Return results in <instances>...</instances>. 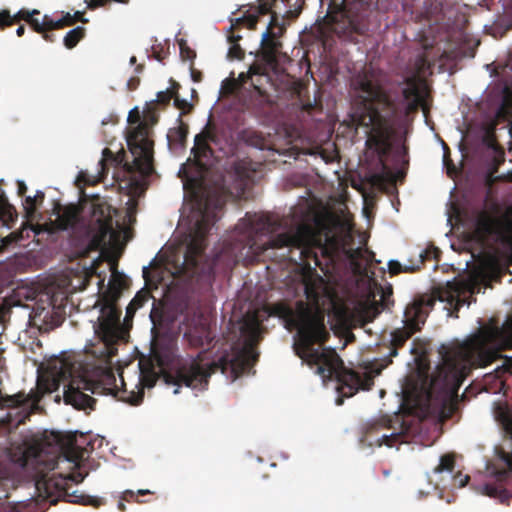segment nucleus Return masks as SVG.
Listing matches in <instances>:
<instances>
[{
  "label": "nucleus",
  "instance_id": "nucleus-1",
  "mask_svg": "<svg viewBox=\"0 0 512 512\" xmlns=\"http://www.w3.org/2000/svg\"><path fill=\"white\" fill-rule=\"evenodd\" d=\"M271 313L281 318L287 329L297 330L298 340L293 347L295 354L309 366H316V373L324 380L335 378L340 384L338 390L344 396L351 397L359 389H369L371 378L346 369L334 349L314 347L315 344L323 345L330 338L321 309L298 300L294 307L286 302H277L271 307Z\"/></svg>",
  "mask_w": 512,
  "mask_h": 512
},
{
  "label": "nucleus",
  "instance_id": "nucleus-2",
  "mask_svg": "<svg viewBox=\"0 0 512 512\" xmlns=\"http://www.w3.org/2000/svg\"><path fill=\"white\" fill-rule=\"evenodd\" d=\"M512 348V317L498 326L493 320L463 342L454 341L439 347L441 363L431 376L429 396L444 404L456 399L458 391L473 368H484Z\"/></svg>",
  "mask_w": 512,
  "mask_h": 512
},
{
  "label": "nucleus",
  "instance_id": "nucleus-3",
  "mask_svg": "<svg viewBox=\"0 0 512 512\" xmlns=\"http://www.w3.org/2000/svg\"><path fill=\"white\" fill-rule=\"evenodd\" d=\"M245 233L247 235V246L252 254L259 257L269 249L288 248L286 255L289 261L302 267L306 272L311 273L317 267L324 273L327 270L325 265L334 263L342 251L346 258L356 268H360L358 261L363 257L361 248H348L342 246L339 241L330 237L322 244L315 236L313 229L307 224H300L294 230L280 233L275 237H268L265 241L263 236L274 233L280 223L278 220L266 214H249L243 219Z\"/></svg>",
  "mask_w": 512,
  "mask_h": 512
},
{
  "label": "nucleus",
  "instance_id": "nucleus-4",
  "mask_svg": "<svg viewBox=\"0 0 512 512\" xmlns=\"http://www.w3.org/2000/svg\"><path fill=\"white\" fill-rule=\"evenodd\" d=\"M354 90L353 121L368 129L366 148L372 151L381 167V172L372 175L373 182H383L386 176L394 178L386 157L392 145L393 124L398 113L396 102L369 72L358 74L352 81Z\"/></svg>",
  "mask_w": 512,
  "mask_h": 512
},
{
  "label": "nucleus",
  "instance_id": "nucleus-5",
  "mask_svg": "<svg viewBox=\"0 0 512 512\" xmlns=\"http://www.w3.org/2000/svg\"><path fill=\"white\" fill-rule=\"evenodd\" d=\"M257 332V324L245 325L242 333L248 334V338L244 345H233L229 351H224L211 363H204L203 352H200L195 357L178 358L171 368L165 371L167 362L156 355L165 382L178 387L184 385L192 389H206L210 376L216 371L223 374L230 371L234 379L238 378L250 370L258 360L259 355L254 347Z\"/></svg>",
  "mask_w": 512,
  "mask_h": 512
},
{
  "label": "nucleus",
  "instance_id": "nucleus-6",
  "mask_svg": "<svg viewBox=\"0 0 512 512\" xmlns=\"http://www.w3.org/2000/svg\"><path fill=\"white\" fill-rule=\"evenodd\" d=\"M58 364L59 367L57 365L53 367L54 389H57L61 382L69 381L67 385H64V401L78 410L94 409L96 403V400L84 393V390L90 391L92 394L113 395L118 400L131 405H139L143 401L144 391L142 388H139L137 392H127L121 377L123 388L119 389L112 371L103 372L100 379L93 381L83 376H76L77 370L74 363L60 360Z\"/></svg>",
  "mask_w": 512,
  "mask_h": 512
},
{
  "label": "nucleus",
  "instance_id": "nucleus-7",
  "mask_svg": "<svg viewBox=\"0 0 512 512\" xmlns=\"http://www.w3.org/2000/svg\"><path fill=\"white\" fill-rule=\"evenodd\" d=\"M51 224L56 230H71L70 246L77 258H86L92 252L102 250L107 237L113 233L110 209L100 204L93 206L88 218L81 217L75 205L66 206L57 212Z\"/></svg>",
  "mask_w": 512,
  "mask_h": 512
},
{
  "label": "nucleus",
  "instance_id": "nucleus-8",
  "mask_svg": "<svg viewBox=\"0 0 512 512\" xmlns=\"http://www.w3.org/2000/svg\"><path fill=\"white\" fill-rule=\"evenodd\" d=\"M52 435L57 445L51 451L46 450L41 443H33L18 446L11 454V460L34 478L37 490L47 499L55 494L69 496L68 482L78 484L84 480V475L80 472L68 476H49V472L58 466V454L64 448L63 436L60 433Z\"/></svg>",
  "mask_w": 512,
  "mask_h": 512
},
{
  "label": "nucleus",
  "instance_id": "nucleus-9",
  "mask_svg": "<svg viewBox=\"0 0 512 512\" xmlns=\"http://www.w3.org/2000/svg\"><path fill=\"white\" fill-rule=\"evenodd\" d=\"M211 205L212 199L207 197L201 208V219L195 224L194 235L185 253V263L191 265V283L201 292L209 291L215 279L214 268L210 264L200 265L199 263V258L206 248L207 235L217 220L215 211H210Z\"/></svg>",
  "mask_w": 512,
  "mask_h": 512
},
{
  "label": "nucleus",
  "instance_id": "nucleus-10",
  "mask_svg": "<svg viewBox=\"0 0 512 512\" xmlns=\"http://www.w3.org/2000/svg\"><path fill=\"white\" fill-rule=\"evenodd\" d=\"M257 11L259 15L270 14L271 19L266 31L261 38V56L267 64H273L277 60V53L282 47L278 40L285 32V26L280 22L281 13L279 4L287 7L284 18L295 19L303 10L305 0H258Z\"/></svg>",
  "mask_w": 512,
  "mask_h": 512
},
{
  "label": "nucleus",
  "instance_id": "nucleus-11",
  "mask_svg": "<svg viewBox=\"0 0 512 512\" xmlns=\"http://www.w3.org/2000/svg\"><path fill=\"white\" fill-rule=\"evenodd\" d=\"M323 5L324 0H320ZM395 0H330L326 18L332 22L338 21V16L345 19L348 33L365 34L368 29L366 18L372 8L379 12H388Z\"/></svg>",
  "mask_w": 512,
  "mask_h": 512
},
{
  "label": "nucleus",
  "instance_id": "nucleus-12",
  "mask_svg": "<svg viewBox=\"0 0 512 512\" xmlns=\"http://www.w3.org/2000/svg\"><path fill=\"white\" fill-rule=\"evenodd\" d=\"M474 289V284L470 281L455 280L435 287L430 297H420L413 301H423V310L427 313L426 308H432L436 301L445 302L458 312L463 305L470 304L469 299L472 298Z\"/></svg>",
  "mask_w": 512,
  "mask_h": 512
},
{
  "label": "nucleus",
  "instance_id": "nucleus-13",
  "mask_svg": "<svg viewBox=\"0 0 512 512\" xmlns=\"http://www.w3.org/2000/svg\"><path fill=\"white\" fill-rule=\"evenodd\" d=\"M102 306L98 324L95 326V332L99 338L107 345H112L119 338V321L121 310L117 307L119 292L105 291L100 298Z\"/></svg>",
  "mask_w": 512,
  "mask_h": 512
},
{
  "label": "nucleus",
  "instance_id": "nucleus-14",
  "mask_svg": "<svg viewBox=\"0 0 512 512\" xmlns=\"http://www.w3.org/2000/svg\"><path fill=\"white\" fill-rule=\"evenodd\" d=\"M427 312L423 310V301H412L407 305L404 311V327L395 329L391 333L390 351L388 360L385 367L392 363V357L398 355V350L401 349L406 341L425 323Z\"/></svg>",
  "mask_w": 512,
  "mask_h": 512
},
{
  "label": "nucleus",
  "instance_id": "nucleus-15",
  "mask_svg": "<svg viewBox=\"0 0 512 512\" xmlns=\"http://www.w3.org/2000/svg\"><path fill=\"white\" fill-rule=\"evenodd\" d=\"M129 149L134 156L133 166L143 177L154 173L153 141L148 137L145 123H139L127 137Z\"/></svg>",
  "mask_w": 512,
  "mask_h": 512
},
{
  "label": "nucleus",
  "instance_id": "nucleus-16",
  "mask_svg": "<svg viewBox=\"0 0 512 512\" xmlns=\"http://www.w3.org/2000/svg\"><path fill=\"white\" fill-rule=\"evenodd\" d=\"M0 407L1 409L8 410L7 414L0 422L8 430H13L17 429L29 419L37 407V401L24 392H19L14 395L0 394Z\"/></svg>",
  "mask_w": 512,
  "mask_h": 512
},
{
  "label": "nucleus",
  "instance_id": "nucleus-17",
  "mask_svg": "<svg viewBox=\"0 0 512 512\" xmlns=\"http://www.w3.org/2000/svg\"><path fill=\"white\" fill-rule=\"evenodd\" d=\"M512 220H499L487 211H480L475 220L474 235L480 243H485L491 236H496L501 242L510 240Z\"/></svg>",
  "mask_w": 512,
  "mask_h": 512
},
{
  "label": "nucleus",
  "instance_id": "nucleus-18",
  "mask_svg": "<svg viewBox=\"0 0 512 512\" xmlns=\"http://www.w3.org/2000/svg\"><path fill=\"white\" fill-rule=\"evenodd\" d=\"M218 144L216 127L209 121L204 129L195 136L191 153L200 166L210 164L214 159V151L210 144Z\"/></svg>",
  "mask_w": 512,
  "mask_h": 512
},
{
  "label": "nucleus",
  "instance_id": "nucleus-19",
  "mask_svg": "<svg viewBox=\"0 0 512 512\" xmlns=\"http://www.w3.org/2000/svg\"><path fill=\"white\" fill-rule=\"evenodd\" d=\"M213 338L212 332L207 325L190 328L184 334V339L188 342L189 346L194 348L210 345Z\"/></svg>",
  "mask_w": 512,
  "mask_h": 512
},
{
  "label": "nucleus",
  "instance_id": "nucleus-20",
  "mask_svg": "<svg viewBox=\"0 0 512 512\" xmlns=\"http://www.w3.org/2000/svg\"><path fill=\"white\" fill-rule=\"evenodd\" d=\"M259 14H249L245 13L243 16L230 19L231 25L229 28V33L227 36V40L229 43H239L242 39V36L239 34H235L234 31L237 30L240 26L245 25L250 30H255L258 20Z\"/></svg>",
  "mask_w": 512,
  "mask_h": 512
},
{
  "label": "nucleus",
  "instance_id": "nucleus-21",
  "mask_svg": "<svg viewBox=\"0 0 512 512\" xmlns=\"http://www.w3.org/2000/svg\"><path fill=\"white\" fill-rule=\"evenodd\" d=\"M248 76L251 80V85L253 86L254 90L260 96H265L266 91L264 84L269 83L270 80L269 75L266 72V68L259 64H253L249 68Z\"/></svg>",
  "mask_w": 512,
  "mask_h": 512
},
{
  "label": "nucleus",
  "instance_id": "nucleus-22",
  "mask_svg": "<svg viewBox=\"0 0 512 512\" xmlns=\"http://www.w3.org/2000/svg\"><path fill=\"white\" fill-rule=\"evenodd\" d=\"M178 126L169 129L167 139L170 146L184 148L189 133L188 124L181 119V115L177 118Z\"/></svg>",
  "mask_w": 512,
  "mask_h": 512
},
{
  "label": "nucleus",
  "instance_id": "nucleus-23",
  "mask_svg": "<svg viewBox=\"0 0 512 512\" xmlns=\"http://www.w3.org/2000/svg\"><path fill=\"white\" fill-rule=\"evenodd\" d=\"M256 168L253 167L252 161L248 159L239 160L234 165V173L237 179L246 185L249 181H253L256 173Z\"/></svg>",
  "mask_w": 512,
  "mask_h": 512
},
{
  "label": "nucleus",
  "instance_id": "nucleus-24",
  "mask_svg": "<svg viewBox=\"0 0 512 512\" xmlns=\"http://www.w3.org/2000/svg\"><path fill=\"white\" fill-rule=\"evenodd\" d=\"M240 139L245 144L261 150L265 149L268 145L265 136L261 132L253 129H244L240 133Z\"/></svg>",
  "mask_w": 512,
  "mask_h": 512
},
{
  "label": "nucleus",
  "instance_id": "nucleus-25",
  "mask_svg": "<svg viewBox=\"0 0 512 512\" xmlns=\"http://www.w3.org/2000/svg\"><path fill=\"white\" fill-rule=\"evenodd\" d=\"M44 199H45V193L40 190H38L33 197L32 196L25 197L23 206H24L25 217L27 219H34L36 212H37V208L43 204Z\"/></svg>",
  "mask_w": 512,
  "mask_h": 512
},
{
  "label": "nucleus",
  "instance_id": "nucleus-26",
  "mask_svg": "<svg viewBox=\"0 0 512 512\" xmlns=\"http://www.w3.org/2000/svg\"><path fill=\"white\" fill-rule=\"evenodd\" d=\"M151 297L152 296H151L150 292L146 289H142V290L138 291L126 308L125 321L132 319L134 317L136 311L139 308H141L144 305V303L147 302Z\"/></svg>",
  "mask_w": 512,
  "mask_h": 512
},
{
  "label": "nucleus",
  "instance_id": "nucleus-27",
  "mask_svg": "<svg viewBox=\"0 0 512 512\" xmlns=\"http://www.w3.org/2000/svg\"><path fill=\"white\" fill-rule=\"evenodd\" d=\"M405 83L407 84V87L402 90V95L406 100L411 99L412 97H415L418 99L419 91L416 84V77H408L405 79ZM418 106V100L413 101L408 105L409 110H415Z\"/></svg>",
  "mask_w": 512,
  "mask_h": 512
},
{
  "label": "nucleus",
  "instance_id": "nucleus-28",
  "mask_svg": "<svg viewBox=\"0 0 512 512\" xmlns=\"http://www.w3.org/2000/svg\"><path fill=\"white\" fill-rule=\"evenodd\" d=\"M85 28L78 26L67 32L63 39L66 48L73 49L85 36Z\"/></svg>",
  "mask_w": 512,
  "mask_h": 512
},
{
  "label": "nucleus",
  "instance_id": "nucleus-29",
  "mask_svg": "<svg viewBox=\"0 0 512 512\" xmlns=\"http://www.w3.org/2000/svg\"><path fill=\"white\" fill-rule=\"evenodd\" d=\"M455 468V456L452 453L444 454L440 457L439 464L434 468V473L450 472Z\"/></svg>",
  "mask_w": 512,
  "mask_h": 512
},
{
  "label": "nucleus",
  "instance_id": "nucleus-30",
  "mask_svg": "<svg viewBox=\"0 0 512 512\" xmlns=\"http://www.w3.org/2000/svg\"><path fill=\"white\" fill-rule=\"evenodd\" d=\"M176 88H180V84L174 80H171L170 88L166 89L165 91H160L157 93V103L163 106L168 105L175 96Z\"/></svg>",
  "mask_w": 512,
  "mask_h": 512
},
{
  "label": "nucleus",
  "instance_id": "nucleus-31",
  "mask_svg": "<svg viewBox=\"0 0 512 512\" xmlns=\"http://www.w3.org/2000/svg\"><path fill=\"white\" fill-rule=\"evenodd\" d=\"M126 286H127V282H126L125 276L115 270L112 272V278L109 283V287L106 291L117 290L119 292V298H120L121 294H122V290L124 288H126Z\"/></svg>",
  "mask_w": 512,
  "mask_h": 512
},
{
  "label": "nucleus",
  "instance_id": "nucleus-32",
  "mask_svg": "<svg viewBox=\"0 0 512 512\" xmlns=\"http://www.w3.org/2000/svg\"><path fill=\"white\" fill-rule=\"evenodd\" d=\"M484 494L489 497L499 498L502 502L509 498L508 491L500 486L486 484L484 486Z\"/></svg>",
  "mask_w": 512,
  "mask_h": 512
},
{
  "label": "nucleus",
  "instance_id": "nucleus-33",
  "mask_svg": "<svg viewBox=\"0 0 512 512\" xmlns=\"http://www.w3.org/2000/svg\"><path fill=\"white\" fill-rule=\"evenodd\" d=\"M443 150V165L446 169L447 175L452 177L457 173V168L451 159L450 149L445 142H443Z\"/></svg>",
  "mask_w": 512,
  "mask_h": 512
},
{
  "label": "nucleus",
  "instance_id": "nucleus-34",
  "mask_svg": "<svg viewBox=\"0 0 512 512\" xmlns=\"http://www.w3.org/2000/svg\"><path fill=\"white\" fill-rule=\"evenodd\" d=\"M388 267L391 275H397L401 272H414L420 269V265L402 266V264L396 260H390L388 263Z\"/></svg>",
  "mask_w": 512,
  "mask_h": 512
},
{
  "label": "nucleus",
  "instance_id": "nucleus-35",
  "mask_svg": "<svg viewBox=\"0 0 512 512\" xmlns=\"http://www.w3.org/2000/svg\"><path fill=\"white\" fill-rule=\"evenodd\" d=\"M150 494H152V491H150L148 489H139L137 492H134L133 490H125L122 493L121 500H124L127 502L136 501L139 503H143L144 501L138 500V496H145V495H150Z\"/></svg>",
  "mask_w": 512,
  "mask_h": 512
},
{
  "label": "nucleus",
  "instance_id": "nucleus-36",
  "mask_svg": "<svg viewBox=\"0 0 512 512\" xmlns=\"http://www.w3.org/2000/svg\"><path fill=\"white\" fill-rule=\"evenodd\" d=\"M15 213L14 207L8 202L4 193L0 194V216L12 219Z\"/></svg>",
  "mask_w": 512,
  "mask_h": 512
},
{
  "label": "nucleus",
  "instance_id": "nucleus-37",
  "mask_svg": "<svg viewBox=\"0 0 512 512\" xmlns=\"http://www.w3.org/2000/svg\"><path fill=\"white\" fill-rule=\"evenodd\" d=\"M179 88H176L175 96L173 97L174 106L181 110V117L187 113H189L192 110V104L189 103L186 99H181L178 94Z\"/></svg>",
  "mask_w": 512,
  "mask_h": 512
},
{
  "label": "nucleus",
  "instance_id": "nucleus-38",
  "mask_svg": "<svg viewBox=\"0 0 512 512\" xmlns=\"http://www.w3.org/2000/svg\"><path fill=\"white\" fill-rule=\"evenodd\" d=\"M75 498L76 499L71 500V501L75 502V503H80V504H83V505H90V506H93L95 508H98V507H100L101 505L104 504V500L102 498L91 497V496H84V495L75 496Z\"/></svg>",
  "mask_w": 512,
  "mask_h": 512
},
{
  "label": "nucleus",
  "instance_id": "nucleus-39",
  "mask_svg": "<svg viewBox=\"0 0 512 512\" xmlns=\"http://www.w3.org/2000/svg\"><path fill=\"white\" fill-rule=\"evenodd\" d=\"M179 48H180V56L183 60L193 61L196 57V53L192 50L188 45L186 40L180 39L178 40Z\"/></svg>",
  "mask_w": 512,
  "mask_h": 512
},
{
  "label": "nucleus",
  "instance_id": "nucleus-40",
  "mask_svg": "<svg viewBox=\"0 0 512 512\" xmlns=\"http://www.w3.org/2000/svg\"><path fill=\"white\" fill-rule=\"evenodd\" d=\"M39 14H40V12L37 9H33L32 11H29L28 9L23 8V9H20L17 13H15L13 15V19H14L15 23H18L22 20H24L28 23L31 16H35V15H39Z\"/></svg>",
  "mask_w": 512,
  "mask_h": 512
},
{
  "label": "nucleus",
  "instance_id": "nucleus-41",
  "mask_svg": "<svg viewBox=\"0 0 512 512\" xmlns=\"http://www.w3.org/2000/svg\"><path fill=\"white\" fill-rule=\"evenodd\" d=\"M107 162H110V163L117 162V159H116L114 153L109 148H105L103 150L102 158L99 161V165H101L102 173H105L106 170H108V168L106 166Z\"/></svg>",
  "mask_w": 512,
  "mask_h": 512
},
{
  "label": "nucleus",
  "instance_id": "nucleus-42",
  "mask_svg": "<svg viewBox=\"0 0 512 512\" xmlns=\"http://www.w3.org/2000/svg\"><path fill=\"white\" fill-rule=\"evenodd\" d=\"M439 253H440V251L435 247L421 251L419 253V264L418 265L421 266L425 261L431 260L432 258L436 259L439 255Z\"/></svg>",
  "mask_w": 512,
  "mask_h": 512
},
{
  "label": "nucleus",
  "instance_id": "nucleus-43",
  "mask_svg": "<svg viewBox=\"0 0 512 512\" xmlns=\"http://www.w3.org/2000/svg\"><path fill=\"white\" fill-rule=\"evenodd\" d=\"M15 24L13 15L7 9L0 11V29L3 30L6 27H10Z\"/></svg>",
  "mask_w": 512,
  "mask_h": 512
},
{
  "label": "nucleus",
  "instance_id": "nucleus-44",
  "mask_svg": "<svg viewBox=\"0 0 512 512\" xmlns=\"http://www.w3.org/2000/svg\"><path fill=\"white\" fill-rule=\"evenodd\" d=\"M231 46L228 51V57L231 59L242 60L245 56L244 50L241 48L239 43H230Z\"/></svg>",
  "mask_w": 512,
  "mask_h": 512
},
{
  "label": "nucleus",
  "instance_id": "nucleus-45",
  "mask_svg": "<svg viewBox=\"0 0 512 512\" xmlns=\"http://www.w3.org/2000/svg\"><path fill=\"white\" fill-rule=\"evenodd\" d=\"M401 434L382 435L378 440V446L386 445L388 447L394 446L395 442L401 437Z\"/></svg>",
  "mask_w": 512,
  "mask_h": 512
},
{
  "label": "nucleus",
  "instance_id": "nucleus-46",
  "mask_svg": "<svg viewBox=\"0 0 512 512\" xmlns=\"http://www.w3.org/2000/svg\"><path fill=\"white\" fill-rule=\"evenodd\" d=\"M66 457L68 460L73 461V462H76L80 458L78 453L76 452V447L74 445V438H72V437L68 439V443H67V447H66Z\"/></svg>",
  "mask_w": 512,
  "mask_h": 512
},
{
  "label": "nucleus",
  "instance_id": "nucleus-47",
  "mask_svg": "<svg viewBox=\"0 0 512 512\" xmlns=\"http://www.w3.org/2000/svg\"><path fill=\"white\" fill-rule=\"evenodd\" d=\"M58 22V28L62 29L64 27L74 25L77 22V18L72 16L70 13H66L61 19H58Z\"/></svg>",
  "mask_w": 512,
  "mask_h": 512
},
{
  "label": "nucleus",
  "instance_id": "nucleus-48",
  "mask_svg": "<svg viewBox=\"0 0 512 512\" xmlns=\"http://www.w3.org/2000/svg\"><path fill=\"white\" fill-rule=\"evenodd\" d=\"M152 56L157 61L162 62L166 58L167 52L163 49L161 45H153Z\"/></svg>",
  "mask_w": 512,
  "mask_h": 512
},
{
  "label": "nucleus",
  "instance_id": "nucleus-49",
  "mask_svg": "<svg viewBox=\"0 0 512 512\" xmlns=\"http://www.w3.org/2000/svg\"><path fill=\"white\" fill-rule=\"evenodd\" d=\"M42 23H43L44 31H53V30L59 29L58 28V25H59L58 20H53L50 17H48L47 15L44 16Z\"/></svg>",
  "mask_w": 512,
  "mask_h": 512
},
{
  "label": "nucleus",
  "instance_id": "nucleus-50",
  "mask_svg": "<svg viewBox=\"0 0 512 512\" xmlns=\"http://www.w3.org/2000/svg\"><path fill=\"white\" fill-rule=\"evenodd\" d=\"M28 24L31 25V27L33 28V30L35 32H37V33L44 32L43 23L39 22L38 19L34 18V16H31L30 20L28 21Z\"/></svg>",
  "mask_w": 512,
  "mask_h": 512
},
{
  "label": "nucleus",
  "instance_id": "nucleus-51",
  "mask_svg": "<svg viewBox=\"0 0 512 512\" xmlns=\"http://www.w3.org/2000/svg\"><path fill=\"white\" fill-rule=\"evenodd\" d=\"M415 66L418 73L423 72L427 66L426 58L423 55L418 56L415 62Z\"/></svg>",
  "mask_w": 512,
  "mask_h": 512
},
{
  "label": "nucleus",
  "instance_id": "nucleus-52",
  "mask_svg": "<svg viewBox=\"0 0 512 512\" xmlns=\"http://www.w3.org/2000/svg\"><path fill=\"white\" fill-rule=\"evenodd\" d=\"M470 477L468 475H462L461 473H458L456 476H454V481L458 483L459 487H464L469 482Z\"/></svg>",
  "mask_w": 512,
  "mask_h": 512
},
{
  "label": "nucleus",
  "instance_id": "nucleus-53",
  "mask_svg": "<svg viewBox=\"0 0 512 512\" xmlns=\"http://www.w3.org/2000/svg\"><path fill=\"white\" fill-rule=\"evenodd\" d=\"M139 120H140V113H139L138 109L137 108L132 109L128 115V122L133 124V123L139 122Z\"/></svg>",
  "mask_w": 512,
  "mask_h": 512
},
{
  "label": "nucleus",
  "instance_id": "nucleus-54",
  "mask_svg": "<svg viewBox=\"0 0 512 512\" xmlns=\"http://www.w3.org/2000/svg\"><path fill=\"white\" fill-rule=\"evenodd\" d=\"M305 294L308 299L318 301V293L310 285L305 286Z\"/></svg>",
  "mask_w": 512,
  "mask_h": 512
},
{
  "label": "nucleus",
  "instance_id": "nucleus-55",
  "mask_svg": "<svg viewBox=\"0 0 512 512\" xmlns=\"http://www.w3.org/2000/svg\"><path fill=\"white\" fill-rule=\"evenodd\" d=\"M27 192V186L24 181H17V193L19 196H23Z\"/></svg>",
  "mask_w": 512,
  "mask_h": 512
},
{
  "label": "nucleus",
  "instance_id": "nucleus-56",
  "mask_svg": "<svg viewBox=\"0 0 512 512\" xmlns=\"http://www.w3.org/2000/svg\"><path fill=\"white\" fill-rule=\"evenodd\" d=\"M191 77L194 82H200L202 79V73L191 66Z\"/></svg>",
  "mask_w": 512,
  "mask_h": 512
},
{
  "label": "nucleus",
  "instance_id": "nucleus-57",
  "mask_svg": "<svg viewBox=\"0 0 512 512\" xmlns=\"http://www.w3.org/2000/svg\"><path fill=\"white\" fill-rule=\"evenodd\" d=\"M138 85H139V79L138 78L132 77V78L129 79V81H128V88L130 90H135Z\"/></svg>",
  "mask_w": 512,
  "mask_h": 512
},
{
  "label": "nucleus",
  "instance_id": "nucleus-58",
  "mask_svg": "<svg viewBox=\"0 0 512 512\" xmlns=\"http://www.w3.org/2000/svg\"><path fill=\"white\" fill-rule=\"evenodd\" d=\"M43 38L48 41V42H54L55 40V35L52 33V31H44L43 33Z\"/></svg>",
  "mask_w": 512,
  "mask_h": 512
},
{
  "label": "nucleus",
  "instance_id": "nucleus-59",
  "mask_svg": "<svg viewBox=\"0 0 512 512\" xmlns=\"http://www.w3.org/2000/svg\"><path fill=\"white\" fill-rule=\"evenodd\" d=\"M77 18V22L81 21L83 23H86L88 20L83 17V12L77 11L74 13V15Z\"/></svg>",
  "mask_w": 512,
  "mask_h": 512
},
{
  "label": "nucleus",
  "instance_id": "nucleus-60",
  "mask_svg": "<svg viewBox=\"0 0 512 512\" xmlns=\"http://www.w3.org/2000/svg\"><path fill=\"white\" fill-rule=\"evenodd\" d=\"M25 33V27L23 25H20L17 30H16V34L18 37H22Z\"/></svg>",
  "mask_w": 512,
  "mask_h": 512
},
{
  "label": "nucleus",
  "instance_id": "nucleus-61",
  "mask_svg": "<svg viewBox=\"0 0 512 512\" xmlns=\"http://www.w3.org/2000/svg\"><path fill=\"white\" fill-rule=\"evenodd\" d=\"M124 500H120L118 502V509L121 511V512H125L126 511V506L125 504L123 503Z\"/></svg>",
  "mask_w": 512,
  "mask_h": 512
},
{
  "label": "nucleus",
  "instance_id": "nucleus-62",
  "mask_svg": "<svg viewBox=\"0 0 512 512\" xmlns=\"http://www.w3.org/2000/svg\"><path fill=\"white\" fill-rule=\"evenodd\" d=\"M213 206H214V209H215V210H217V209H221L222 204H221V202H220V200H219V199H216V200L214 201Z\"/></svg>",
  "mask_w": 512,
  "mask_h": 512
},
{
  "label": "nucleus",
  "instance_id": "nucleus-63",
  "mask_svg": "<svg viewBox=\"0 0 512 512\" xmlns=\"http://www.w3.org/2000/svg\"><path fill=\"white\" fill-rule=\"evenodd\" d=\"M150 317H151V319H152L153 323H155V322H156V320H155V310H154V309H152V311H151V313H150Z\"/></svg>",
  "mask_w": 512,
  "mask_h": 512
},
{
  "label": "nucleus",
  "instance_id": "nucleus-64",
  "mask_svg": "<svg viewBox=\"0 0 512 512\" xmlns=\"http://www.w3.org/2000/svg\"><path fill=\"white\" fill-rule=\"evenodd\" d=\"M156 122H157V116H156V115H154V114H152V115H151V123H152V124H155Z\"/></svg>",
  "mask_w": 512,
  "mask_h": 512
}]
</instances>
